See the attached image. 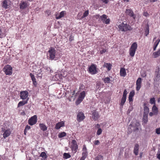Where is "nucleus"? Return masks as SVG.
<instances>
[{
	"label": "nucleus",
	"instance_id": "8fccbe9b",
	"mask_svg": "<svg viewBox=\"0 0 160 160\" xmlns=\"http://www.w3.org/2000/svg\"><path fill=\"white\" fill-rule=\"evenodd\" d=\"M106 50L105 49H103V50L100 51V53L101 54H102L104 53H105L106 52Z\"/></svg>",
	"mask_w": 160,
	"mask_h": 160
},
{
	"label": "nucleus",
	"instance_id": "5701e85b",
	"mask_svg": "<svg viewBox=\"0 0 160 160\" xmlns=\"http://www.w3.org/2000/svg\"><path fill=\"white\" fill-rule=\"evenodd\" d=\"M65 13V11H62L60 13L59 15L56 16V18L57 19H60L62 17H63L64 16V14Z\"/></svg>",
	"mask_w": 160,
	"mask_h": 160
},
{
	"label": "nucleus",
	"instance_id": "0eeeda50",
	"mask_svg": "<svg viewBox=\"0 0 160 160\" xmlns=\"http://www.w3.org/2000/svg\"><path fill=\"white\" fill-rule=\"evenodd\" d=\"M89 72L92 74H94L97 73L96 68L95 65L92 64L88 69Z\"/></svg>",
	"mask_w": 160,
	"mask_h": 160
},
{
	"label": "nucleus",
	"instance_id": "7ed1b4c3",
	"mask_svg": "<svg viewBox=\"0 0 160 160\" xmlns=\"http://www.w3.org/2000/svg\"><path fill=\"white\" fill-rule=\"evenodd\" d=\"M56 50L54 48H51L47 54V56L49 59L52 60L55 58Z\"/></svg>",
	"mask_w": 160,
	"mask_h": 160
},
{
	"label": "nucleus",
	"instance_id": "aec40b11",
	"mask_svg": "<svg viewBox=\"0 0 160 160\" xmlns=\"http://www.w3.org/2000/svg\"><path fill=\"white\" fill-rule=\"evenodd\" d=\"M120 73L121 76H125L126 75V72L125 69L124 68H121L120 70Z\"/></svg>",
	"mask_w": 160,
	"mask_h": 160
},
{
	"label": "nucleus",
	"instance_id": "774afa93",
	"mask_svg": "<svg viewBox=\"0 0 160 160\" xmlns=\"http://www.w3.org/2000/svg\"><path fill=\"white\" fill-rule=\"evenodd\" d=\"M124 1V2H128L129 1V0H123Z\"/></svg>",
	"mask_w": 160,
	"mask_h": 160
},
{
	"label": "nucleus",
	"instance_id": "e433bc0d",
	"mask_svg": "<svg viewBox=\"0 0 160 160\" xmlns=\"http://www.w3.org/2000/svg\"><path fill=\"white\" fill-rule=\"evenodd\" d=\"M40 157H42L44 159L46 158L47 157L46 153L44 152H42L41 153L40 155Z\"/></svg>",
	"mask_w": 160,
	"mask_h": 160
},
{
	"label": "nucleus",
	"instance_id": "9b49d317",
	"mask_svg": "<svg viewBox=\"0 0 160 160\" xmlns=\"http://www.w3.org/2000/svg\"><path fill=\"white\" fill-rule=\"evenodd\" d=\"M20 97L21 99L24 100L26 99L28 95V93L26 91H23L20 92Z\"/></svg>",
	"mask_w": 160,
	"mask_h": 160
},
{
	"label": "nucleus",
	"instance_id": "bf43d9fd",
	"mask_svg": "<svg viewBox=\"0 0 160 160\" xmlns=\"http://www.w3.org/2000/svg\"><path fill=\"white\" fill-rule=\"evenodd\" d=\"M86 158L85 156H82V157L80 158V160H84Z\"/></svg>",
	"mask_w": 160,
	"mask_h": 160
},
{
	"label": "nucleus",
	"instance_id": "6ab92c4d",
	"mask_svg": "<svg viewBox=\"0 0 160 160\" xmlns=\"http://www.w3.org/2000/svg\"><path fill=\"white\" fill-rule=\"evenodd\" d=\"M64 125V123L63 122H60L56 124L55 128L57 129H58L61 127L63 126Z\"/></svg>",
	"mask_w": 160,
	"mask_h": 160
},
{
	"label": "nucleus",
	"instance_id": "864d4df0",
	"mask_svg": "<svg viewBox=\"0 0 160 160\" xmlns=\"http://www.w3.org/2000/svg\"><path fill=\"white\" fill-rule=\"evenodd\" d=\"M87 152H83L82 153V156H85V157H86Z\"/></svg>",
	"mask_w": 160,
	"mask_h": 160
},
{
	"label": "nucleus",
	"instance_id": "a19ab883",
	"mask_svg": "<svg viewBox=\"0 0 160 160\" xmlns=\"http://www.w3.org/2000/svg\"><path fill=\"white\" fill-rule=\"evenodd\" d=\"M160 41V39H158L156 41L154 44L153 46L157 48L158 46V44H159V42Z\"/></svg>",
	"mask_w": 160,
	"mask_h": 160
},
{
	"label": "nucleus",
	"instance_id": "c85d7f7f",
	"mask_svg": "<svg viewBox=\"0 0 160 160\" xmlns=\"http://www.w3.org/2000/svg\"><path fill=\"white\" fill-rule=\"evenodd\" d=\"M149 26L148 24H147L146 29H145V34L146 36H147L149 33Z\"/></svg>",
	"mask_w": 160,
	"mask_h": 160
},
{
	"label": "nucleus",
	"instance_id": "f03ea898",
	"mask_svg": "<svg viewBox=\"0 0 160 160\" xmlns=\"http://www.w3.org/2000/svg\"><path fill=\"white\" fill-rule=\"evenodd\" d=\"M119 30L122 32H126L128 31H131L132 28L127 23H122L118 26Z\"/></svg>",
	"mask_w": 160,
	"mask_h": 160
},
{
	"label": "nucleus",
	"instance_id": "2f4dec72",
	"mask_svg": "<svg viewBox=\"0 0 160 160\" xmlns=\"http://www.w3.org/2000/svg\"><path fill=\"white\" fill-rule=\"evenodd\" d=\"M126 101V99L123 98H122L121 99V103H120V105L121 107L120 108H122L123 107V106L125 102Z\"/></svg>",
	"mask_w": 160,
	"mask_h": 160
},
{
	"label": "nucleus",
	"instance_id": "7c9ffc66",
	"mask_svg": "<svg viewBox=\"0 0 160 160\" xmlns=\"http://www.w3.org/2000/svg\"><path fill=\"white\" fill-rule=\"evenodd\" d=\"M102 80L104 81L105 83H109L110 82V81H111L110 78L108 77H106L105 78H103L102 79Z\"/></svg>",
	"mask_w": 160,
	"mask_h": 160
},
{
	"label": "nucleus",
	"instance_id": "72a5a7b5",
	"mask_svg": "<svg viewBox=\"0 0 160 160\" xmlns=\"http://www.w3.org/2000/svg\"><path fill=\"white\" fill-rule=\"evenodd\" d=\"M66 135V133L63 132L59 134L58 137L59 138H62L65 136Z\"/></svg>",
	"mask_w": 160,
	"mask_h": 160
},
{
	"label": "nucleus",
	"instance_id": "20e7f679",
	"mask_svg": "<svg viewBox=\"0 0 160 160\" xmlns=\"http://www.w3.org/2000/svg\"><path fill=\"white\" fill-rule=\"evenodd\" d=\"M137 48V44L134 42L132 44L129 51L130 55L131 57H133Z\"/></svg>",
	"mask_w": 160,
	"mask_h": 160
},
{
	"label": "nucleus",
	"instance_id": "9d476101",
	"mask_svg": "<svg viewBox=\"0 0 160 160\" xmlns=\"http://www.w3.org/2000/svg\"><path fill=\"white\" fill-rule=\"evenodd\" d=\"M10 1L9 0H4L2 2V6L5 9H7L9 7Z\"/></svg>",
	"mask_w": 160,
	"mask_h": 160
},
{
	"label": "nucleus",
	"instance_id": "423d86ee",
	"mask_svg": "<svg viewBox=\"0 0 160 160\" xmlns=\"http://www.w3.org/2000/svg\"><path fill=\"white\" fill-rule=\"evenodd\" d=\"M37 117L36 115L31 117L28 121L29 124L32 126L36 124L37 122Z\"/></svg>",
	"mask_w": 160,
	"mask_h": 160
},
{
	"label": "nucleus",
	"instance_id": "f257e3e1",
	"mask_svg": "<svg viewBox=\"0 0 160 160\" xmlns=\"http://www.w3.org/2000/svg\"><path fill=\"white\" fill-rule=\"evenodd\" d=\"M139 125L140 124L139 122L136 121H133L128 126V133L129 134L132 131L135 132L138 131Z\"/></svg>",
	"mask_w": 160,
	"mask_h": 160
},
{
	"label": "nucleus",
	"instance_id": "de8ad7c7",
	"mask_svg": "<svg viewBox=\"0 0 160 160\" xmlns=\"http://www.w3.org/2000/svg\"><path fill=\"white\" fill-rule=\"evenodd\" d=\"M110 19H106L105 21V23L106 24H108L110 22Z\"/></svg>",
	"mask_w": 160,
	"mask_h": 160
},
{
	"label": "nucleus",
	"instance_id": "052dcab7",
	"mask_svg": "<svg viewBox=\"0 0 160 160\" xmlns=\"http://www.w3.org/2000/svg\"><path fill=\"white\" fill-rule=\"evenodd\" d=\"M83 152H87V148L86 147L84 146V147L83 148Z\"/></svg>",
	"mask_w": 160,
	"mask_h": 160
},
{
	"label": "nucleus",
	"instance_id": "a211bd4d",
	"mask_svg": "<svg viewBox=\"0 0 160 160\" xmlns=\"http://www.w3.org/2000/svg\"><path fill=\"white\" fill-rule=\"evenodd\" d=\"M139 151V145L138 144H136L135 145L133 152L136 155H137L138 154Z\"/></svg>",
	"mask_w": 160,
	"mask_h": 160
},
{
	"label": "nucleus",
	"instance_id": "58836bf2",
	"mask_svg": "<svg viewBox=\"0 0 160 160\" xmlns=\"http://www.w3.org/2000/svg\"><path fill=\"white\" fill-rule=\"evenodd\" d=\"M88 14V10L86 11L85 12L83 13V14L82 16L81 17L82 18H84L87 16Z\"/></svg>",
	"mask_w": 160,
	"mask_h": 160
},
{
	"label": "nucleus",
	"instance_id": "473e14b6",
	"mask_svg": "<svg viewBox=\"0 0 160 160\" xmlns=\"http://www.w3.org/2000/svg\"><path fill=\"white\" fill-rule=\"evenodd\" d=\"M95 160H103V157L100 155H98L96 157Z\"/></svg>",
	"mask_w": 160,
	"mask_h": 160
},
{
	"label": "nucleus",
	"instance_id": "f704fd0d",
	"mask_svg": "<svg viewBox=\"0 0 160 160\" xmlns=\"http://www.w3.org/2000/svg\"><path fill=\"white\" fill-rule=\"evenodd\" d=\"M85 92L83 91L82 92L79 96V97L83 99L85 96Z\"/></svg>",
	"mask_w": 160,
	"mask_h": 160
},
{
	"label": "nucleus",
	"instance_id": "49530a36",
	"mask_svg": "<svg viewBox=\"0 0 160 160\" xmlns=\"http://www.w3.org/2000/svg\"><path fill=\"white\" fill-rule=\"evenodd\" d=\"M156 133L158 134H160V128H158L156 129Z\"/></svg>",
	"mask_w": 160,
	"mask_h": 160
},
{
	"label": "nucleus",
	"instance_id": "e2e57ef3",
	"mask_svg": "<svg viewBox=\"0 0 160 160\" xmlns=\"http://www.w3.org/2000/svg\"><path fill=\"white\" fill-rule=\"evenodd\" d=\"M148 15V13L147 12H145L144 13V15L146 16H147V15Z\"/></svg>",
	"mask_w": 160,
	"mask_h": 160
},
{
	"label": "nucleus",
	"instance_id": "f8f14e48",
	"mask_svg": "<svg viewBox=\"0 0 160 160\" xmlns=\"http://www.w3.org/2000/svg\"><path fill=\"white\" fill-rule=\"evenodd\" d=\"M126 12L128 15L132 17L134 19H135L136 16L132 10L129 9H126Z\"/></svg>",
	"mask_w": 160,
	"mask_h": 160
},
{
	"label": "nucleus",
	"instance_id": "bb28decb",
	"mask_svg": "<svg viewBox=\"0 0 160 160\" xmlns=\"http://www.w3.org/2000/svg\"><path fill=\"white\" fill-rule=\"evenodd\" d=\"M104 67H106L108 68V71H109L111 68V65L109 63H105L103 65Z\"/></svg>",
	"mask_w": 160,
	"mask_h": 160
},
{
	"label": "nucleus",
	"instance_id": "c756f323",
	"mask_svg": "<svg viewBox=\"0 0 160 160\" xmlns=\"http://www.w3.org/2000/svg\"><path fill=\"white\" fill-rule=\"evenodd\" d=\"M153 55L154 58H156L159 56L160 55V48L157 52H154L153 53Z\"/></svg>",
	"mask_w": 160,
	"mask_h": 160
},
{
	"label": "nucleus",
	"instance_id": "0e129e2a",
	"mask_svg": "<svg viewBox=\"0 0 160 160\" xmlns=\"http://www.w3.org/2000/svg\"><path fill=\"white\" fill-rule=\"evenodd\" d=\"M27 131L25 129H24V133L25 134H26V133L27 132Z\"/></svg>",
	"mask_w": 160,
	"mask_h": 160
},
{
	"label": "nucleus",
	"instance_id": "680f3d73",
	"mask_svg": "<svg viewBox=\"0 0 160 160\" xmlns=\"http://www.w3.org/2000/svg\"><path fill=\"white\" fill-rule=\"evenodd\" d=\"M154 114V113H153V112H150L149 113V115L150 116H153V115Z\"/></svg>",
	"mask_w": 160,
	"mask_h": 160
},
{
	"label": "nucleus",
	"instance_id": "39448f33",
	"mask_svg": "<svg viewBox=\"0 0 160 160\" xmlns=\"http://www.w3.org/2000/svg\"><path fill=\"white\" fill-rule=\"evenodd\" d=\"M3 71L7 75H11L12 73V68L9 65H6L3 69Z\"/></svg>",
	"mask_w": 160,
	"mask_h": 160
},
{
	"label": "nucleus",
	"instance_id": "c03bdc74",
	"mask_svg": "<svg viewBox=\"0 0 160 160\" xmlns=\"http://www.w3.org/2000/svg\"><path fill=\"white\" fill-rule=\"evenodd\" d=\"M133 109V107L132 106H131L129 107L128 111H127L128 114L130 113V112L132 111Z\"/></svg>",
	"mask_w": 160,
	"mask_h": 160
},
{
	"label": "nucleus",
	"instance_id": "dca6fc26",
	"mask_svg": "<svg viewBox=\"0 0 160 160\" xmlns=\"http://www.w3.org/2000/svg\"><path fill=\"white\" fill-rule=\"evenodd\" d=\"M97 18L101 19L103 23H105L106 19L107 18V16L105 14H103L102 16L99 15H97Z\"/></svg>",
	"mask_w": 160,
	"mask_h": 160
},
{
	"label": "nucleus",
	"instance_id": "2eb2a0df",
	"mask_svg": "<svg viewBox=\"0 0 160 160\" xmlns=\"http://www.w3.org/2000/svg\"><path fill=\"white\" fill-rule=\"evenodd\" d=\"M99 118V115L96 110H94L92 113V118L93 119L96 121Z\"/></svg>",
	"mask_w": 160,
	"mask_h": 160
},
{
	"label": "nucleus",
	"instance_id": "09e8293b",
	"mask_svg": "<svg viewBox=\"0 0 160 160\" xmlns=\"http://www.w3.org/2000/svg\"><path fill=\"white\" fill-rule=\"evenodd\" d=\"M100 142L98 140H97L95 141L94 144L95 145H98L100 144Z\"/></svg>",
	"mask_w": 160,
	"mask_h": 160
},
{
	"label": "nucleus",
	"instance_id": "603ef678",
	"mask_svg": "<svg viewBox=\"0 0 160 160\" xmlns=\"http://www.w3.org/2000/svg\"><path fill=\"white\" fill-rule=\"evenodd\" d=\"M103 2L107 4L108 2V0H101Z\"/></svg>",
	"mask_w": 160,
	"mask_h": 160
},
{
	"label": "nucleus",
	"instance_id": "338daca9",
	"mask_svg": "<svg viewBox=\"0 0 160 160\" xmlns=\"http://www.w3.org/2000/svg\"><path fill=\"white\" fill-rule=\"evenodd\" d=\"M160 76V75L159 74H157V77H159Z\"/></svg>",
	"mask_w": 160,
	"mask_h": 160
},
{
	"label": "nucleus",
	"instance_id": "6e6552de",
	"mask_svg": "<svg viewBox=\"0 0 160 160\" xmlns=\"http://www.w3.org/2000/svg\"><path fill=\"white\" fill-rule=\"evenodd\" d=\"M72 145L71 148L72 150L74 152V153H75L77 152L78 148L77 142L75 140H72Z\"/></svg>",
	"mask_w": 160,
	"mask_h": 160
},
{
	"label": "nucleus",
	"instance_id": "393cba45",
	"mask_svg": "<svg viewBox=\"0 0 160 160\" xmlns=\"http://www.w3.org/2000/svg\"><path fill=\"white\" fill-rule=\"evenodd\" d=\"M29 75L32 78L33 84L35 85H36L37 83L36 81V78H35L34 75L31 73Z\"/></svg>",
	"mask_w": 160,
	"mask_h": 160
},
{
	"label": "nucleus",
	"instance_id": "ea45409f",
	"mask_svg": "<svg viewBox=\"0 0 160 160\" xmlns=\"http://www.w3.org/2000/svg\"><path fill=\"white\" fill-rule=\"evenodd\" d=\"M127 93H128L127 90L126 89H125L123 92V94L122 98H123L126 99Z\"/></svg>",
	"mask_w": 160,
	"mask_h": 160
},
{
	"label": "nucleus",
	"instance_id": "69168bd1",
	"mask_svg": "<svg viewBox=\"0 0 160 160\" xmlns=\"http://www.w3.org/2000/svg\"><path fill=\"white\" fill-rule=\"evenodd\" d=\"M156 48L153 46V50L155 51L156 49Z\"/></svg>",
	"mask_w": 160,
	"mask_h": 160
},
{
	"label": "nucleus",
	"instance_id": "79ce46f5",
	"mask_svg": "<svg viewBox=\"0 0 160 160\" xmlns=\"http://www.w3.org/2000/svg\"><path fill=\"white\" fill-rule=\"evenodd\" d=\"M155 99L154 98H152L150 99V102L151 104H155Z\"/></svg>",
	"mask_w": 160,
	"mask_h": 160
},
{
	"label": "nucleus",
	"instance_id": "1a4fd4ad",
	"mask_svg": "<svg viewBox=\"0 0 160 160\" xmlns=\"http://www.w3.org/2000/svg\"><path fill=\"white\" fill-rule=\"evenodd\" d=\"M85 116L84 113L81 112H79L77 116V120L78 122L82 121L85 118Z\"/></svg>",
	"mask_w": 160,
	"mask_h": 160
},
{
	"label": "nucleus",
	"instance_id": "b1692460",
	"mask_svg": "<svg viewBox=\"0 0 160 160\" xmlns=\"http://www.w3.org/2000/svg\"><path fill=\"white\" fill-rule=\"evenodd\" d=\"M28 100V99L26 101L20 102L18 104V107H19L24 105L25 104L27 103Z\"/></svg>",
	"mask_w": 160,
	"mask_h": 160
},
{
	"label": "nucleus",
	"instance_id": "a878e982",
	"mask_svg": "<svg viewBox=\"0 0 160 160\" xmlns=\"http://www.w3.org/2000/svg\"><path fill=\"white\" fill-rule=\"evenodd\" d=\"M152 111L154 115H157L158 112V108L155 105H153L152 107Z\"/></svg>",
	"mask_w": 160,
	"mask_h": 160
},
{
	"label": "nucleus",
	"instance_id": "13d9d810",
	"mask_svg": "<svg viewBox=\"0 0 160 160\" xmlns=\"http://www.w3.org/2000/svg\"><path fill=\"white\" fill-rule=\"evenodd\" d=\"M157 158L159 159H160V153L157 154Z\"/></svg>",
	"mask_w": 160,
	"mask_h": 160
},
{
	"label": "nucleus",
	"instance_id": "ddd939ff",
	"mask_svg": "<svg viewBox=\"0 0 160 160\" xmlns=\"http://www.w3.org/2000/svg\"><path fill=\"white\" fill-rule=\"evenodd\" d=\"M141 78H138L136 81V90L137 91H139L141 87Z\"/></svg>",
	"mask_w": 160,
	"mask_h": 160
},
{
	"label": "nucleus",
	"instance_id": "5fc2aeb1",
	"mask_svg": "<svg viewBox=\"0 0 160 160\" xmlns=\"http://www.w3.org/2000/svg\"><path fill=\"white\" fill-rule=\"evenodd\" d=\"M30 128V127L28 126L27 125L25 127V129L27 131L28 130H29Z\"/></svg>",
	"mask_w": 160,
	"mask_h": 160
},
{
	"label": "nucleus",
	"instance_id": "c9c22d12",
	"mask_svg": "<svg viewBox=\"0 0 160 160\" xmlns=\"http://www.w3.org/2000/svg\"><path fill=\"white\" fill-rule=\"evenodd\" d=\"M71 155L68 153H65L63 154V158L65 159H67L70 158Z\"/></svg>",
	"mask_w": 160,
	"mask_h": 160
},
{
	"label": "nucleus",
	"instance_id": "4468645a",
	"mask_svg": "<svg viewBox=\"0 0 160 160\" xmlns=\"http://www.w3.org/2000/svg\"><path fill=\"white\" fill-rule=\"evenodd\" d=\"M2 131L4 132L3 133V138H5L8 136H9L11 133V132L9 130H6L3 129V128H2Z\"/></svg>",
	"mask_w": 160,
	"mask_h": 160
},
{
	"label": "nucleus",
	"instance_id": "4d7b16f0",
	"mask_svg": "<svg viewBox=\"0 0 160 160\" xmlns=\"http://www.w3.org/2000/svg\"><path fill=\"white\" fill-rule=\"evenodd\" d=\"M95 127L98 128V129H99V128H100V125L98 124H96L95 125Z\"/></svg>",
	"mask_w": 160,
	"mask_h": 160
},
{
	"label": "nucleus",
	"instance_id": "3c124183",
	"mask_svg": "<svg viewBox=\"0 0 160 160\" xmlns=\"http://www.w3.org/2000/svg\"><path fill=\"white\" fill-rule=\"evenodd\" d=\"M73 40H74V37L72 36L71 35L69 37V40L70 41H73Z\"/></svg>",
	"mask_w": 160,
	"mask_h": 160
},
{
	"label": "nucleus",
	"instance_id": "37998d69",
	"mask_svg": "<svg viewBox=\"0 0 160 160\" xmlns=\"http://www.w3.org/2000/svg\"><path fill=\"white\" fill-rule=\"evenodd\" d=\"M102 129L101 128H99L97 132V134L98 135H99L102 133Z\"/></svg>",
	"mask_w": 160,
	"mask_h": 160
},
{
	"label": "nucleus",
	"instance_id": "6e6d98bb",
	"mask_svg": "<svg viewBox=\"0 0 160 160\" xmlns=\"http://www.w3.org/2000/svg\"><path fill=\"white\" fill-rule=\"evenodd\" d=\"M132 98H133V97H131L129 96L128 99H129V102L132 101H133Z\"/></svg>",
	"mask_w": 160,
	"mask_h": 160
},
{
	"label": "nucleus",
	"instance_id": "f3484780",
	"mask_svg": "<svg viewBox=\"0 0 160 160\" xmlns=\"http://www.w3.org/2000/svg\"><path fill=\"white\" fill-rule=\"evenodd\" d=\"M28 6V3L26 2L22 1L20 4V8L24 9Z\"/></svg>",
	"mask_w": 160,
	"mask_h": 160
},
{
	"label": "nucleus",
	"instance_id": "412c9836",
	"mask_svg": "<svg viewBox=\"0 0 160 160\" xmlns=\"http://www.w3.org/2000/svg\"><path fill=\"white\" fill-rule=\"evenodd\" d=\"M144 105L145 106L144 107V113L143 114L144 115H148V112H149V109L146 106H145L146 104L145 103L144 104Z\"/></svg>",
	"mask_w": 160,
	"mask_h": 160
},
{
	"label": "nucleus",
	"instance_id": "a18cd8bd",
	"mask_svg": "<svg viewBox=\"0 0 160 160\" xmlns=\"http://www.w3.org/2000/svg\"><path fill=\"white\" fill-rule=\"evenodd\" d=\"M135 92L133 90L131 91L129 93V97H133L134 95Z\"/></svg>",
	"mask_w": 160,
	"mask_h": 160
},
{
	"label": "nucleus",
	"instance_id": "4c0bfd02",
	"mask_svg": "<svg viewBox=\"0 0 160 160\" xmlns=\"http://www.w3.org/2000/svg\"><path fill=\"white\" fill-rule=\"evenodd\" d=\"M83 99H82V98L78 97V98L76 102V104L78 105L82 101Z\"/></svg>",
	"mask_w": 160,
	"mask_h": 160
},
{
	"label": "nucleus",
	"instance_id": "4be33fe9",
	"mask_svg": "<svg viewBox=\"0 0 160 160\" xmlns=\"http://www.w3.org/2000/svg\"><path fill=\"white\" fill-rule=\"evenodd\" d=\"M39 126L41 129L43 131H45L47 130V127L43 123H40L39 125Z\"/></svg>",
	"mask_w": 160,
	"mask_h": 160
},
{
	"label": "nucleus",
	"instance_id": "cd10ccee",
	"mask_svg": "<svg viewBox=\"0 0 160 160\" xmlns=\"http://www.w3.org/2000/svg\"><path fill=\"white\" fill-rule=\"evenodd\" d=\"M148 116L147 115L143 114V115L142 120L143 122L145 124L147 123L148 121Z\"/></svg>",
	"mask_w": 160,
	"mask_h": 160
}]
</instances>
